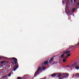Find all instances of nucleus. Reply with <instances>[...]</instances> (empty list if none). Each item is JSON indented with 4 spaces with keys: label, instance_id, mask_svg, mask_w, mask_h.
<instances>
[{
    "label": "nucleus",
    "instance_id": "f257e3e1",
    "mask_svg": "<svg viewBox=\"0 0 79 79\" xmlns=\"http://www.w3.org/2000/svg\"><path fill=\"white\" fill-rule=\"evenodd\" d=\"M10 60L12 61V63L14 65L15 64H18V59H16V58L15 57H12V58H9Z\"/></svg>",
    "mask_w": 79,
    "mask_h": 79
},
{
    "label": "nucleus",
    "instance_id": "f03ea898",
    "mask_svg": "<svg viewBox=\"0 0 79 79\" xmlns=\"http://www.w3.org/2000/svg\"><path fill=\"white\" fill-rule=\"evenodd\" d=\"M41 69V67H40V66L39 67L37 71L35 73L34 76H36L37 75H38L40 73V70Z\"/></svg>",
    "mask_w": 79,
    "mask_h": 79
},
{
    "label": "nucleus",
    "instance_id": "7ed1b4c3",
    "mask_svg": "<svg viewBox=\"0 0 79 79\" xmlns=\"http://www.w3.org/2000/svg\"><path fill=\"white\" fill-rule=\"evenodd\" d=\"M69 76V74H66V73H63V77L61 79L64 78V77H68Z\"/></svg>",
    "mask_w": 79,
    "mask_h": 79
},
{
    "label": "nucleus",
    "instance_id": "20e7f679",
    "mask_svg": "<svg viewBox=\"0 0 79 79\" xmlns=\"http://www.w3.org/2000/svg\"><path fill=\"white\" fill-rule=\"evenodd\" d=\"M19 66H18V65H15V66L14 67V68H13V70L14 71H16L17 69H18V68H19Z\"/></svg>",
    "mask_w": 79,
    "mask_h": 79
},
{
    "label": "nucleus",
    "instance_id": "39448f33",
    "mask_svg": "<svg viewBox=\"0 0 79 79\" xmlns=\"http://www.w3.org/2000/svg\"><path fill=\"white\" fill-rule=\"evenodd\" d=\"M54 59V58L53 57H52L50 59V60L49 61V63H50V64H51L52 63V62L53 61V60Z\"/></svg>",
    "mask_w": 79,
    "mask_h": 79
},
{
    "label": "nucleus",
    "instance_id": "423d86ee",
    "mask_svg": "<svg viewBox=\"0 0 79 79\" xmlns=\"http://www.w3.org/2000/svg\"><path fill=\"white\" fill-rule=\"evenodd\" d=\"M77 65V63L75 62L72 65L71 67H75Z\"/></svg>",
    "mask_w": 79,
    "mask_h": 79
},
{
    "label": "nucleus",
    "instance_id": "0eeeda50",
    "mask_svg": "<svg viewBox=\"0 0 79 79\" xmlns=\"http://www.w3.org/2000/svg\"><path fill=\"white\" fill-rule=\"evenodd\" d=\"M71 52V51H67V50H66L65 52H64V53H66V54H68V53H69Z\"/></svg>",
    "mask_w": 79,
    "mask_h": 79
},
{
    "label": "nucleus",
    "instance_id": "6e6552de",
    "mask_svg": "<svg viewBox=\"0 0 79 79\" xmlns=\"http://www.w3.org/2000/svg\"><path fill=\"white\" fill-rule=\"evenodd\" d=\"M48 63V61H45L44 63V64H45V65H47V64Z\"/></svg>",
    "mask_w": 79,
    "mask_h": 79
},
{
    "label": "nucleus",
    "instance_id": "1a4fd4ad",
    "mask_svg": "<svg viewBox=\"0 0 79 79\" xmlns=\"http://www.w3.org/2000/svg\"><path fill=\"white\" fill-rule=\"evenodd\" d=\"M8 61H2L1 62V64H3V63H8Z\"/></svg>",
    "mask_w": 79,
    "mask_h": 79
},
{
    "label": "nucleus",
    "instance_id": "9d476101",
    "mask_svg": "<svg viewBox=\"0 0 79 79\" xmlns=\"http://www.w3.org/2000/svg\"><path fill=\"white\" fill-rule=\"evenodd\" d=\"M56 73H54L53 74H52L51 75L52 77H55L56 76Z\"/></svg>",
    "mask_w": 79,
    "mask_h": 79
},
{
    "label": "nucleus",
    "instance_id": "9b49d317",
    "mask_svg": "<svg viewBox=\"0 0 79 79\" xmlns=\"http://www.w3.org/2000/svg\"><path fill=\"white\" fill-rule=\"evenodd\" d=\"M71 54H68L66 56H65V58H68V57H69V56H71Z\"/></svg>",
    "mask_w": 79,
    "mask_h": 79
},
{
    "label": "nucleus",
    "instance_id": "f8f14e48",
    "mask_svg": "<svg viewBox=\"0 0 79 79\" xmlns=\"http://www.w3.org/2000/svg\"><path fill=\"white\" fill-rule=\"evenodd\" d=\"M75 11H76V9L74 8H73L72 9V12L73 13H74L75 12Z\"/></svg>",
    "mask_w": 79,
    "mask_h": 79
},
{
    "label": "nucleus",
    "instance_id": "ddd939ff",
    "mask_svg": "<svg viewBox=\"0 0 79 79\" xmlns=\"http://www.w3.org/2000/svg\"><path fill=\"white\" fill-rule=\"evenodd\" d=\"M64 54H63L60 56V57L61 58H63L64 57Z\"/></svg>",
    "mask_w": 79,
    "mask_h": 79
},
{
    "label": "nucleus",
    "instance_id": "4468645a",
    "mask_svg": "<svg viewBox=\"0 0 79 79\" xmlns=\"http://www.w3.org/2000/svg\"><path fill=\"white\" fill-rule=\"evenodd\" d=\"M68 13H72V11L71 10H69V11L68 12Z\"/></svg>",
    "mask_w": 79,
    "mask_h": 79
},
{
    "label": "nucleus",
    "instance_id": "2eb2a0df",
    "mask_svg": "<svg viewBox=\"0 0 79 79\" xmlns=\"http://www.w3.org/2000/svg\"><path fill=\"white\" fill-rule=\"evenodd\" d=\"M79 45V42L76 44V46H74V48H76V46H78V45Z\"/></svg>",
    "mask_w": 79,
    "mask_h": 79
},
{
    "label": "nucleus",
    "instance_id": "dca6fc26",
    "mask_svg": "<svg viewBox=\"0 0 79 79\" xmlns=\"http://www.w3.org/2000/svg\"><path fill=\"white\" fill-rule=\"evenodd\" d=\"M66 59H63V62L64 63H65V62H66Z\"/></svg>",
    "mask_w": 79,
    "mask_h": 79
},
{
    "label": "nucleus",
    "instance_id": "f3484780",
    "mask_svg": "<svg viewBox=\"0 0 79 79\" xmlns=\"http://www.w3.org/2000/svg\"><path fill=\"white\" fill-rule=\"evenodd\" d=\"M75 68L76 69H79V67L78 66H76L75 67Z\"/></svg>",
    "mask_w": 79,
    "mask_h": 79
},
{
    "label": "nucleus",
    "instance_id": "a211bd4d",
    "mask_svg": "<svg viewBox=\"0 0 79 79\" xmlns=\"http://www.w3.org/2000/svg\"><path fill=\"white\" fill-rule=\"evenodd\" d=\"M11 73H10L8 75V77H10V76H11Z\"/></svg>",
    "mask_w": 79,
    "mask_h": 79
},
{
    "label": "nucleus",
    "instance_id": "6ab92c4d",
    "mask_svg": "<svg viewBox=\"0 0 79 79\" xmlns=\"http://www.w3.org/2000/svg\"><path fill=\"white\" fill-rule=\"evenodd\" d=\"M61 76V74H60L57 77H60Z\"/></svg>",
    "mask_w": 79,
    "mask_h": 79
},
{
    "label": "nucleus",
    "instance_id": "aec40b11",
    "mask_svg": "<svg viewBox=\"0 0 79 79\" xmlns=\"http://www.w3.org/2000/svg\"><path fill=\"white\" fill-rule=\"evenodd\" d=\"M46 68V67H43L42 69L43 70H44Z\"/></svg>",
    "mask_w": 79,
    "mask_h": 79
},
{
    "label": "nucleus",
    "instance_id": "412c9836",
    "mask_svg": "<svg viewBox=\"0 0 79 79\" xmlns=\"http://www.w3.org/2000/svg\"><path fill=\"white\" fill-rule=\"evenodd\" d=\"M21 79V77H17V79Z\"/></svg>",
    "mask_w": 79,
    "mask_h": 79
},
{
    "label": "nucleus",
    "instance_id": "4be33fe9",
    "mask_svg": "<svg viewBox=\"0 0 79 79\" xmlns=\"http://www.w3.org/2000/svg\"><path fill=\"white\" fill-rule=\"evenodd\" d=\"M69 47H70V48H72V47H73V48H74V46H73L72 47H70V46H69Z\"/></svg>",
    "mask_w": 79,
    "mask_h": 79
},
{
    "label": "nucleus",
    "instance_id": "5701e85b",
    "mask_svg": "<svg viewBox=\"0 0 79 79\" xmlns=\"http://www.w3.org/2000/svg\"><path fill=\"white\" fill-rule=\"evenodd\" d=\"M67 67H69V68H70V66L69 65H67L66 66V68H67Z\"/></svg>",
    "mask_w": 79,
    "mask_h": 79
},
{
    "label": "nucleus",
    "instance_id": "b1692460",
    "mask_svg": "<svg viewBox=\"0 0 79 79\" xmlns=\"http://www.w3.org/2000/svg\"><path fill=\"white\" fill-rule=\"evenodd\" d=\"M6 77V76H4L2 77V78H4V77Z\"/></svg>",
    "mask_w": 79,
    "mask_h": 79
},
{
    "label": "nucleus",
    "instance_id": "393cba45",
    "mask_svg": "<svg viewBox=\"0 0 79 79\" xmlns=\"http://www.w3.org/2000/svg\"><path fill=\"white\" fill-rule=\"evenodd\" d=\"M77 6H79V2L77 3Z\"/></svg>",
    "mask_w": 79,
    "mask_h": 79
},
{
    "label": "nucleus",
    "instance_id": "a878e982",
    "mask_svg": "<svg viewBox=\"0 0 79 79\" xmlns=\"http://www.w3.org/2000/svg\"><path fill=\"white\" fill-rule=\"evenodd\" d=\"M44 63H43L42 64V66H44Z\"/></svg>",
    "mask_w": 79,
    "mask_h": 79
},
{
    "label": "nucleus",
    "instance_id": "bb28decb",
    "mask_svg": "<svg viewBox=\"0 0 79 79\" xmlns=\"http://www.w3.org/2000/svg\"><path fill=\"white\" fill-rule=\"evenodd\" d=\"M62 3L63 4H64V1H62Z\"/></svg>",
    "mask_w": 79,
    "mask_h": 79
},
{
    "label": "nucleus",
    "instance_id": "cd10ccee",
    "mask_svg": "<svg viewBox=\"0 0 79 79\" xmlns=\"http://www.w3.org/2000/svg\"><path fill=\"white\" fill-rule=\"evenodd\" d=\"M2 58V57H0V60H1Z\"/></svg>",
    "mask_w": 79,
    "mask_h": 79
},
{
    "label": "nucleus",
    "instance_id": "c85d7f7f",
    "mask_svg": "<svg viewBox=\"0 0 79 79\" xmlns=\"http://www.w3.org/2000/svg\"><path fill=\"white\" fill-rule=\"evenodd\" d=\"M73 1L74 2L76 1V0H73Z\"/></svg>",
    "mask_w": 79,
    "mask_h": 79
},
{
    "label": "nucleus",
    "instance_id": "c756f323",
    "mask_svg": "<svg viewBox=\"0 0 79 79\" xmlns=\"http://www.w3.org/2000/svg\"><path fill=\"white\" fill-rule=\"evenodd\" d=\"M72 69H71V70H72Z\"/></svg>",
    "mask_w": 79,
    "mask_h": 79
},
{
    "label": "nucleus",
    "instance_id": "7c9ffc66",
    "mask_svg": "<svg viewBox=\"0 0 79 79\" xmlns=\"http://www.w3.org/2000/svg\"><path fill=\"white\" fill-rule=\"evenodd\" d=\"M45 79V78L44 79Z\"/></svg>",
    "mask_w": 79,
    "mask_h": 79
},
{
    "label": "nucleus",
    "instance_id": "2f4dec72",
    "mask_svg": "<svg viewBox=\"0 0 79 79\" xmlns=\"http://www.w3.org/2000/svg\"><path fill=\"white\" fill-rule=\"evenodd\" d=\"M79 75V74H78Z\"/></svg>",
    "mask_w": 79,
    "mask_h": 79
}]
</instances>
